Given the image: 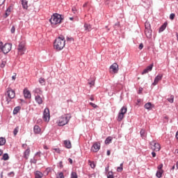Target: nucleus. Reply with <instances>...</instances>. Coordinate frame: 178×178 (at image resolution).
I'll list each match as a JSON object with an SVG mask.
<instances>
[{"instance_id":"6ab92c4d","label":"nucleus","mask_w":178,"mask_h":178,"mask_svg":"<svg viewBox=\"0 0 178 178\" xmlns=\"http://www.w3.org/2000/svg\"><path fill=\"white\" fill-rule=\"evenodd\" d=\"M33 131L35 134H40L41 133V128H40V126L35 125L33 127Z\"/></svg>"},{"instance_id":"c756f323","label":"nucleus","mask_w":178,"mask_h":178,"mask_svg":"<svg viewBox=\"0 0 178 178\" xmlns=\"http://www.w3.org/2000/svg\"><path fill=\"white\" fill-rule=\"evenodd\" d=\"M152 106V104H151V102H148L145 104V108L148 109L149 111L151 110Z\"/></svg>"},{"instance_id":"f8f14e48","label":"nucleus","mask_w":178,"mask_h":178,"mask_svg":"<svg viewBox=\"0 0 178 178\" xmlns=\"http://www.w3.org/2000/svg\"><path fill=\"white\" fill-rule=\"evenodd\" d=\"M163 77V75H162V74L157 75L155 77L154 82L152 83V86H156V84H158V83H159V81H161V80H162Z\"/></svg>"},{"instance_id":"c03bdc74","label":"nucleus","mask_w":178,"mask_h":178,"mask_svg":"<svg viewBox=\"0 0 178 178\" xmlns=\"http://www.w3.org/2000/svg\"><path fill=\"white\" fill-rule=\"evenodd\" d=\"M58 168H60V169H62L63 168V162L60 161L58 163Z\"/></svg>"},{"instance_id":"20e7f679","label":"nucleus","mask_w":178,"mask_h":178,"mask_svg":"<svg viewBox=\"0 0 178 178\" xmlns=\"http://www.w3.org/2000/svg\"><path fill=\"white\" fill-rule=\"evenodd\" d=\"M5 95L6 104L9 105L10 102H12V99L16 97V93H15V90H12L11 88H8Z\"/></svg>"},{"instance_id":"393cba45","label":"nucleus","mask_w":178,"mask_h":178,"mask_svg":"<svg viewBox=\"0 0 178 178\" xmlns=\"http://www.w3.org/2000/svg\"><path fill=\"white\" fill-rule=\"evenodd\" d=\"M163 174V170H157V172L156 173V176L158 178H161V177H162Z\"/></svg>"},{"instance_id":"2f4dec72","label":"nucleus","mask_w":178,"mask_h":178,"mask_svg":"<svg viewBox=\"0 0 178 178\" xmlns=\"http://www.w3.org/2000/svg\"><path fill=\"white\" fill-rule=\"evenodd\" d=\"M9 15H10V7H9L8 8L6 9L4 17H8V16H9Z\"/></svg>"},{"instance_id":"2eb2a0df","label":"nucleus","mask_w":178,"mask_h":178,"mask_svg":"<svg viewBox=\"0 0 178 178\" xmlns=\"http://www.w3.org/2000/svg\"><path fill=\"white\" fill-rule=\"evenodd\" d=\"M24 97L25 98H27L28 99H30V98H31V93L29 92V90L27 89L24 90Z\"/></svg>"},{"instance_id":"c9c22d12","label":"nucleus","mask_w":178,"mask_h":178,"mask_svg":"<svg viewBox=\"0 0 178 178\" xmlns=\"http://www.w3.org/2000/svg\"><path fill=\"white\" fill-rule=\"evenodd\" d=\"M5 66H6V60H2L1 63L0 64V67H1V69H3Z\"/></svg>"},{"instance_id":"37998d69","label":"nucleus","mask_w":178,"mask_h":178,"mask_svg":"<svg viewBox=\"0 0 178 178\" xmlns=\"http://www.w3.org/2000/svg\"><path fill=\"white\" fill-rule=\"evenodd\" d=\"M88 177L89 178H92V177H97V174H95V173H92V174H88Z\"/></svg>"},{"instance_id":"9d476101","label":"nucleus","mask_w":178,"mask_h":178,"mask_svg":"<svg viewBox=\"0 0 178 178\" xmlns=\"http://www.w3.org/2000/svg\"><path fill=\"white\" fill-rule=\"evenodd\" d=\"M51 116L49 115V109L45 108L43 112V120L44 122H49Z\"/></svg>"},{"instance_id":"ddd939ff","label":"nucleus","mask_w":178,"mask_h":178,"mask_svg":"<svg viewBox=\"0 0 178 178\" xmlns=\"http://www.w3.org/2000/svg\"><path fill=\"white\" fill-rule=\"evenodd\" d=\"M152 67H154V63L150 64L147 66L142 72V74H147L149 72L152 70Z\"/></svg>"},{"instance_id":"680f3d73","label":"nucleus","mask_w":178,"mask_h":178,"mask_svg":"<svg viewBox=\"0 0 178 178\" xmlns=\"http://www.w3.org/2000/svg\"><path fill=\"white\" fill-rule=\"evenodd\" d=\"M0 177L3 178V172H1L0 174Z\"/></svg>"},{"instance_id":"f704fd0d","label":"nucleus","mask_w":178,"mask_h":178,"mask_svg":"<svg viewBox=\"0 0 178 178\" xmlns=\"http://www.w3.org/2000/svg\"><path fill=\"white\" fill-rule=\"evenodd\" d=\"M30 163L31 165H33V163L34 165H35V163H37V159H35V157H33V159H30Z\"/></svg>"},{"instance_id":"4c0bfd02","label":"nucleus","mask_w":178,"mask_h":178,"mask_svg":"<svg viewBox=\"0 0 178 178\" xmlns=\"http://www.w3.org/2000/svg\"><path fill=\"white\" fill-rule=\"evenodd\" d=\"M34 92H35V95H38V94H40V92H41V89H40V88H36V89L34 90Z\"/></svg>"},{"instance_id":"e433bc0d","label":"nucleus","mask_w":178,"mask_h":178,"mask_svg":"<svg viewBox=\"0 0 178 178\" xmlns=\"http://www.w3.org/2000/svg\"><path fill=\"white\" fill-rule=\"evenodd\" d=\"M107 178H115V177H113V172L109 171L107 175Z\"/></svg>"},{"instance_id":"4468645a","label":"nucleus","mask_w":178,"mask_h":178,"mask_svg":"<svg viewBox=\"0 0 178 178\" xmlns=\"http://www.w3.org/2000/svg\"><path fill=\"white\" fill-rule=\"evenodd\" d=\"M145 34L147 38H151L152 37V30H151V28L145 29Z\"/></svg>"},{"instance_id":"69168bd1","label":"nucleus","mask_w":178,"mask_h":178,"mask_svg":"<svg viewBox=\"0 0 178 178\" xmlns=\"http://www.w3.org/2000/svg\"><path fill=\"white\" fill-rule=\"evenodd\" d=\"M13 80H16V75L12 76Z\"/></svg>"},{"instance_id":"aec40b11","label":"nucleus","mask_w":178,"mask_h":178,"mask_svg":"<svg viewBox=\"0 0 178 178\" xmlns=\"http://www.w3.org/2000/svg\"><path fill=\"white\" fill-rule=\"evenodd\" d=\"M140 137L143 140L147 138V133L145 132V129H141L140 131Z\"/></svg>"},{"instance_id":"7c9ffc66","label":"nucleus","mask_w":178,"mask_h":178,"mask_svg":"<svg viewBox=\"0 0 178 178\" xmlns=\"http://www.w3.org/2000/svg\"><path fill=\"white\" fill-rule=\"evenodd\" d=\"M19 111H20V106L15 107V108L13 110V114L17 115V113H19Z\"/></svg>"},{"instance_id":"79ce46f5","label":"nucleus","mask_w":178,"mask_h":178,"mask_svg":"<svg viewBox=\"0 0 178 178\" xmlns=\"http://www.w3.org/2000/svg\"><path fill=\"white\" fill-rule=\"evenodd\" d=\"M57 178H65V175H63V172H60V173L57 175Z\"/></svg>"},{"instance_id":"13d9d810","label":"nucleus","mask_w":178,"mask_h":178,"mask_svg":"<svg viewBox=\"0 0 178 178\" xmlns=\"http://www.w3.org/2000/svg\"><path fill=\"white\" fill-rule=\"evenodd\" d=\"M68 161L70 162V163L72 165L73 163V160L70 158L68 159Z\"/></svg>"},{"instance_id":"774afa93","label":"nucleus","mask_w":178,"mask_h":178,"mask_svg":"<svg viewBox=\"0 0 178 178\" xmlns=\"http://www.w3.org/2000/svg\"><path fill=\"white\" fill-rule=\"evenodd\" d=\"M176 168H177V169H178V161L176 163Z\"/></svg>"},{"instance_id":"a211bd4d","label":"nucleus","mask_w":178,"mask_h":178,"mask_svg":"<svg viewBox=\"0 0 178 178\" xmlns=\"http://www.w3.org/2000/svg\"><path fill=\"white\" fill-rule=\"evenodd\" d=\"M22 6L23 9H29V1L27 0H22Z\"/></svg>"},{"instance_id":"3c124183","label":"nucleus","mask_w":178,"mask_h":178,"mask_svg":"<svg viewBox=\"0 0 178 178\" xmlns=\"http://www.w3.org/2000/svg\"><path fill=\"white\" fill-rule=\"evenodd\" d=\"M143 48H144V44L143 43H140L139 44L138 49L141 51V49H143Z\"/></svg>"},{"instance_id":"cd10ccee","label":"nucleus","mask_w":178,"mask_h":178,"mask_svg":"<svg viewBox=\"0 0 178 178\" xmlns=\"http://www.w3.org/2000/svg\"><path fill=\"white\" fill-rule=\"evenodd\" d=\"M167 100L168 101V102H170V104H173V102H175V96L173 95H171L170 97L168 98Z\"/></svg>"},{"instance_id":"09e8293b","label":"nucleus","mask_w":178,"mask_h":178,"mask_svg":"<svg viewBox=\"0 0 178 178\" xmlns=\"http://www.w3.org/2000/svg\"><path fill=\"white\" fill-rule=\"evenodd\" d=\"M89 105H91L92 106V108H97L98 106H97V104L92 103V102H90Z\"/></svg>"},{"instance_id":"7ed1b4c3","label":"nucleus","mask_w":178,"mask_h":178,"mask_svg":"<svg viewBox=\"0 0 178 178\" xmlns=\"http://www.w3.org/2000/svg\"><path fill=\"white\" fill-rule=\"evenodd\" d=\"M49 22L52 26L60 24V23H62V15L58 13H54L53 15H51Z\"/></svg>"},{"instance_id":"6e6d98bb","label":"nucleus","mask_w":178,"mask_h":178,"mask_svg":"<svg viewBox=\"0 0 178 178\" xmlns=\"http://www.w3.org/2000/svg\"><path fill=\"white\" fill-rule=\"evenodd\" d=\"M152 155L153 158H155V156H156V153H155V152H152Z\"/></svg>"},{"instance_id":"5701e85b","label":"nucleus","mask_w":178,"mask_h":178,"mask_svg":"<svg viewBox=\"0 0 178 178\" xmlns=\"http://www.w3.org/2000/svg\"><path fill=\"white\" fill-rule=\"evenodd\" d=\"M168 26V22H165L159 29V33H162L163 31H165L166 29V27Z\"/></svg>"},{"instance_id":"bb28decb","label":"nucleus","mask_w":178,"mask_h":178,"mask_svg":"<svg viewBox=\"0 0 178 178\" xmlns=\"http://www.w3.org/2000/svg\"><path fill=\"white\" fill-rule=\"evenodd\" d=\"M6 144V139L3 137L0 138V146L5 145Z\"/></svg>"},{"instance_id":"f3484780","label":"nucleus","mask_w":178,"mask_h":178,"mask_svg":"<svg viewBox=\"0 0 178 178\" xmlns=\"http://www.w3.org/2000/svg\"><path fill=\"white\" fill-rule=\"evenodd\" d=\"M64 145L65 148L70 149V148H72V142H70V140H64Z\"/></svg>"},{"instance_id":"0eeeda50","label":"nucleus","mask_w":178,"mask_h":178,"mask_svg":"<svg viewBox=\"0 0 178 178\" xmlns=\"http://www.w3.org/2000/svg\"><path fill=\"white\" fill-rule=\"evenodd\" d=\"M151 149L152 151H155L156 152H158L159 151H161V145L158 143H156L155 140H152L149 143Z\"/></svg>"},{"instance_id":"bf43d9fd","label":"nucleus","mask_w":178,"mask_h":178,"mask_svg":"<svg viewBox=\"0 0 178 178\" xmlns=\"http://www.w3.org/2000/svg\"><path fill=\"white\" fill-rule=\"evenodd\" d=\"M11 175H13V176H14L15 175V172L13 171H12V172H9L8 174V176H10Z\"/></svg>"},{"instance_id":"a878e982","label":"nucleus","mask_w":178,"mask_h":178,"mask_svg":"<svg viewBox=\"0 0 178 178\" xmlns=\"http://www.w3.org/2000/svg\"><path fill=\"white\" fill-rule=\"evenodd\" d=\"M88 165L90 166L92 169H95V162L88 160Z\"/></svg>"},{"instance_id":"a19ab883","label":"nucleus","mask_w":178,"mask_h":178,"mask_svg":"<svg viewBox=\"0 0 178 178\" xmlns=\"http://www.w3.org/2000/svg\"><path fill=\"white\" fill-rule=\"evenodd\" d=\"M17 133H19V128L16 127L13 131L14 136H17Z\"/></svg>"},{"instance_id":"412c9836","label":"nucleus","mask_w":178,"mask_h":178,"mask_svg":"<svg viewBox=\"0 0 178 178\" xmlns=\"http://www.w3.org/2000/svg\"><path fill=\"white\" fill-rule=\"evenodd\" d=\"M29 156H30V148H27L24 152V158L25 159H29Z\"/></svg>"},{"instance_id":"ea45409f","label":"nucleus","mask_w":178,"mask_h":178,"mask_svg":"<svg viewBox=\"0 0 178 178\" xmlns=\"http://www.w3.org/2000/svg\"><path fill=\"white\" fill-rule=\"evenodd\" d=\"M39 82H40V84H45V79H43V78H40L39 79Z\"/></svg>"},{"instance_id":"603ef678","label":"nucleus","mask_w":178,"mask_h":178,"mask_svg":"<svg viewBox=\"0 0 178 178\" xmlns=\"http://www.w3.org/2000/svg\"><path fill=\"white\" fill-rule=\"evenodd\" d=\"M117 170H118V172H122L123 171V167H118Z\"/></svg>"},{"instance_id":"f03ea898","label":"nucleus","mask_w":178,"mask_h":178,"mask_svg":"<svg viewBox=\"0 0 178 178\" xmlns=\"http://www.w3.org/2000/svg\"><path fill=\"white\" fill-rule=\"evenodd\" d=\"M71 118L72 117L69 116L68 114H64L61 115L60 118H58L57 120L58 126H60V127L65 126V124H67V123H69Z\"/></svg>"},{"instance_id":"423d86ee","label":"nucleus","mask_w":178,"mask_h":178,"mask_svg":"<svg viewBox=\"0 0 178 178\" xmlns=\"http://www.w3.org/2000/svg\"><path fill=\"white\" fill-rule=\"evenodd\" d=\"M125 113H127V108L126 106H123L118 113V122H122L123 118H124Z\"/></svg>"},{"instance_id":"49530a36","label":"nucleus","mask_w":178,"mask_h":178,"mask_svg":"<svg viewBox=\"0 0 178 178\" xmlns=\"http://www.w3.org/2000/svg\"><path fill=\"white\" fill-rule=\"evenodd\" d=\"M95 81H91L90 82H88V85L90 86V87H92V86H95Z\"/></svg>"},{"instance_id":"9b49d317","label":"nucleus","mask_w":178,"mask_h":178,"mask_svg":"<svg viewBox=\"0 0 178 178\" xmlns=\"http://www.w3.org/2000/svg\"><path fill=\"white\" fill-rule=\"evenodd\" d=\"M110 72L111 73L116 74L118 72H119V65H118V63H113L110 66Z\"/></svg>"},{"instance_id":"4d7b16f0","label":"nucleus","mask_w":178,"mask_h":178,"mask_svg":"<svg viewBox=\"0 0 178 178\" xmlns=\"http://www.w3.org/2000/svg\"><path fill=\"white\" fill-rule=\"evenodd\" d=\"M72 12H74V13H76V12H77V9H76V7L72 8Z\"/></svg>"},{"instance_id":"473e14b6","label":"nucleus","mask_w":178,"mask_h":178,"mask_svg":"<svg viewBox=\"0 0 178 178\" xmlns=\"http://www.w3.org/2000/svg\"><path fill=\"white\" fill-rule=\"evenodd\" d=\"M2 159L3 161H8L9 159V154H8V153L3 154Z\"/></svg>"},{"instance_id":"72a5a7b5","label":"nucleus","mask_w":178,"mask_h":178,"mask_svg":"<svg viewBox=\"0 0 178 178\" xmlns=\"http://www.w3.org/2000/svg\"><path fill=\"white\" fill-rule=\"evenodd\" d=\"M71 178H79V176L77 175V172L72 171L71 172Z\"/></svg>"},{"instance_id":"b1692460","label":"nucleus","mask_w":178,"mask_h":178,"mask_svg":"<svg viewBox=\"0 0 178 178\" xmlns=\"http://www.w3.org/2000/svg\"><path fill=\"white\" fill-rule=\"evenodd\" d=\"M42 176H44V174L40 171H36L35 172V178H42Z\"/></svg>"},{"instance_id":"f257e3e1","label":"nucleus","mask_w":178,"mask_h":178,"mask_svg":"<svg viewBox=\"0 0 178 178\" xmlns=\"http://www.w3.org/2000/svg\"><path fill=\"white\" fill-rule=\"evenodd\" d=\"M66 44V40H65V36L60 35L58 36L54 41V49L56 51H62L63 48H65V45Z\"/></svg>"},{"instance_id":"864d4df0","label":"nucleus","mask_w":178,"mask_h":178,"mask_svg":"<svg viewBox=\"0 0 178 178\" xmlns=\"http://www.w3.org/2000/svg\"><path fill=\"white\" fill-rule=\"evenodd\" d=\"M6 0H0V6H2Z\"/></svg>"},{"instance_id":"4be33fe9","label":"nucleus","mask_w":178,"mask_h":178,"mask_svg":"<svg viewBox=\"0 0 178 178\" xmlns=\"http://www.w3.org/2000/svg\"><path fill=\"white\" fill-rule=\"evenodd\" d=\"M84 29L86 31H91V30H92V26H91V24L86 23L84 24Z\"/></svg>"},{"instance_id":"0e129e2a","label":"nucleus","mask_w":178,"mask_h":178,"mask_svg":"<svg viewBox=\"0 0 178 178\" xmlns=\"http://www.w3.org/2000/svg\"><path fill=\"white\" fill-rule=\"evenodd\" d=\"M42 122V120L41 119H38L37 121L38 123H41Z\"/></svg>"},{"instance_id":"de8ad7c7","label":"nucleus","mask_w":178,"mask_h":178,"mask_svg":"<svg viewBox=\"0 0 178 178\" xmlns=\"http://www.w3.org/2000/svg\"><path fill=\"white\" fill-rule=\"evenodd\" d=\"M162 168H163V164L161 163L158 165L157 169L159 170H162Z\"/></svg>"},{"instance_id":"dca6fc26","label":"nucleus","mask_w":178,"mask_h":178,"mask_svg":"<svg viewBox=\"0 0 178 178\" xmlns=\"http://www.w3.org/2000/svg\"><path fill=\"white\" fill-rule=\"evenodd\" d=\"M35 100L38 105H41V104H42V98L40 97V95H35Z\"/></svg>"},{"instance_id":"58836bf2","label":"nucleus","mask_w":178,"mask_h":178,"mask_svg":"<svg viewBox=\"0 0 178 178\" xmlns=\"http://www.w3.org/2000/svg\"><path fill=\"white\" fill-rule=\"evenodd\" d=\"M145 29H151V24H149V22H145Z\"/></svg>"},{"instance_id":"1a4fd4ad","label":"nucleus","mask_w":178,"mask_h":178,"mask_svg":"<svg viewBox=\"0 0 178 178\" xmlns=\"http://www.w3.org/2000/svg\"><path fill=\"white\" fill-rule=\"evenodd\" d=\"M99 149H101V143L99 142L95 143L91 147L92 152H98Z\"/></svg>"},{"instance_id":"8fccbe9b","label":"nucleus","mask_w":178,"mask_h":178,"mask_svg":"<svg viewBox=\"0 0 178 178\" xmlns=\"http://www.w3.org/2000/svg\"><path fill=\"white\" fill-rule=\"evenodd\" d=\"M175 15L174 13L170 14V20H173V19H175Z\"/></svg>"},{"instance_id":"e2e57ef3","label":"nucleus","mask_w":178,"mask_h":178,"mask_svg":"<svg viewBox=\"0 0 178 178\" xmlns=\"http://www.w3.org/2000/svg\"><path fill=\"white\" fill-rule=\"evenodd\" d=\"M43 148H44V149H48L49 148H48V146H47V145H44L43 146Z\"/></svg>"},{"instance_id":"a18cd8bd","label":"nucleus","mask_w":178,"mask_h":178,"mask_svg":"<svg viewBox=\"0 0 178 178\" xmlns=\"http://www.w3.org/2000/svg\"><path fill=\"white\" fill-rule=\"evenodd\" d=\"M15 30H16V28H15V26H13L10 29L11 34H15Z\"/></svg>"},{"instance_id":"052dcab7","label":"nucleus","mask_w":178,"mask_h":178,"mask_svg":"<svg viewBox=\"0 0 178 178\" xmlns=\"http://www.w3.org/2000/svg\"><path fill=\"white\" fill-rule=\"evenodd\" d=\"M106 155L109 156L111 155V150H107Z\"/></svg>"},{"instance_id":"6e6552de","label":"nucleus","mask_w":178,"mask_h":178,"mask_svg":"<svg viewBox=\"0 0 178 178\" xmlns=\"http://www.w3.org/2000/svg\"><path fill=\"white\" fill-rule=\"evenodd\" d=\"M17 49L19 55H24L26 52V44L24 42H19Z\"/></svg>"},{"instance_id":"39448f33","label":"nucleus","mask_w":178,"mask_h":178,"mask_svg":"<svg viewBox=\"0 0 178 178\" xmlns=\"http://www.w3.org/2000/svg\"><path fill=\"white\" fill-rule=\"evenodd\" d=\"M12 50V43H6L3 44V42H0V51L6 55V54H9Z\"/></svg>"},{"instance_id":"338daca9","label":"nucleus","mask_w":178,"mask_h":178,"mask_svg":"<svg viewBox=\"0 0 178 178\" xmlns=\"http://www.w3.org/2000/svg\"><path fill=\"white\" fill-rule=\"evenodd\" d=\"M90 101H94V97H90Z\"/></svg>"},{"instance_id":"c85d7f7f","label":"nucleus","mask_w":178,"mask_h":178,"mask_svg":"<svg viewBox=\"0 0 178 178\" xmlns=\"http://www.w3.org/2000/svg\"><path fill=\"white\" fill-rule=\"evenodd\" d=\"M105 144L108 145V144H111V143H112V137L108 136L106 138L105 140Z\"/></svg>"},{"instance_id":"5fc2aeb1","label":"nucleus","mask_w":178,"mask_h":178,"mask_svg":"<svg viewBox=\"0 0 178 178\" xmlns=\"http://www.w3.org/2000/svg\"><path fill=\"white\" fill-rule=\"evenodd\" d=\"M54 151H56V152H57V154H60V149H59V148L54 149Z\"/></svg>"}]
</instances>
